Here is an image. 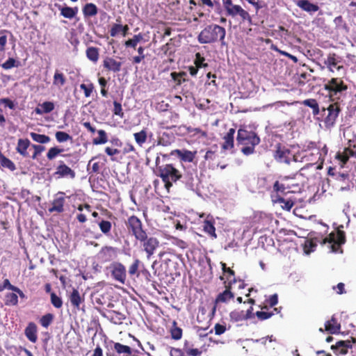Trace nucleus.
<instances>
[{
    "label": "nucleus",
    "mask_w": 356,
    "mask_h": 356,
    "mask_svg": "<svg viewBox=\"0 0 356 356\" xmlns=\"http://www.w3.org/2000/svg\"><path fill=\"white\" fill-rule=\"evenodd\" d=\"M113 279L122 284H124L127 279L125 266L120 262L114 261L108 267Z\"/></svg>",
    "instance_id": "nucleus-10"
},
{
    "label": "nucleus",
    "mask_w": 356,
    "mask_h": 356,
    "mask_svg": "<svg viewBox=\"0 0 356 356\" xmlns=\"http://www.w3.org/2000/svg\"><path fill=\"white\" fill-rule=\"evenodd\" d=\"M65 193L58 191L55 195L54 198L51 202V207L49 208L48 211L50 213H63L64 209V205L65 204Z\"/></svg>",
    "instance_id": "nucleus-14"
},
{
    "label": "nucleus",
    "mask_w": 356,
    "mask_h": 356,
    "mask_svg": "<svg viewBox=\"0 0 356 356\" xmlns=\"http://www.w3.org/2000/svg\"><path fill=\"white\" fill-rule=\"evenodd\" d=\"M226 30L218 24H211L205 26L197 36L200 44H211L220 42L221 45H225Z\"/></svg>",
    "instance_id": "nucleus-2"
},
{
    "label": "nucleus",
    "mask_w": 356,
    "mask_h": 356,
    "mask_svg": "<svg viewBox=\"0 0 356 356\" xmlns=\"http://www.w3.org/2000/svg\"><path fill=\"white\" fill-rule=\"evenodd\" d=\"M286 189H289V187H286L284 184L280 183L279 181H276L273 184V192L275 193V195H271L272 199H277L278 195H284L287 193L289 191H286Z\"/></svg>",
    "instance_id": "nucleus-31"
},
{
    "label": "nucleus",
    "mask_w": 356,
    "mask_h": 356,
    "mask_svg": "<svg viewBox=\"0 0 356 356\" xmlns=\"http://www.w3.org/2000/svg\"><path fill=\"white\" fill-rule=\"evenodd\" d=\"M55 137L58 143H64L72 140V137L70 134L60 131L56 132Z\"/></svg>",
    "instance_id": "nucleus-50"
},
{
    "label": "nucleus",
    "mask_w": 356,
    "mask_h": 356,
    "mask_svg": "<svg viewBox=\"0 0 356 356\" xmlns=\"http://www.w3.org/2000/svg\"><path fill=\"white\" fill-rule=\"evenodd\" d=\"M275 312L276 313L280 312L277 308H273L272 311H257L255 313V316L259 320L264 321L272 317L275 314Z\"/></svg>",
    "instance_id": "nucleus-39"
},
{
    "label": "nucleus",
    "mask_w": 356,
    "mask_h": 356,
    "mask_svg": "<svg viewBox=\"0 0 356 356\" xmlns=\"http://www.w3.org/2000/svg\"><path fill=\"white\" fill-rule=\"evenodd\" d=\"M70 300L72 306L79 309L81 303L83 301V298L81 297L77 289H73L72 292L70 296Z\"/></svg>",
    "instance_id": "nucleus-33"
},
{
    "label": "nucleus",
    "mask_w": 356,
    "mask_h": 356,
    "mask_svg": "<svg viewBox=\"0 0 356 356\" xmlns=\"http://www.w3.org/2000/svg\"><path fill=\"white\" fill-rule=\"evenodd\" d=\"M31 143L29 139H19L17 141V145L16 150L22 156L26 157L29 156V153L27 152V149L30 146Z\"/></svg>",
    "instance_id": "nucleus-30"
},
{
    "label": "nucleus",
    "mask_w": 356,
    "mask_h": 356,
    "mask_svg": "<svg viewBox=\"0 0 356 356\" xmlns=\"http://www.w3.org/2000/svg\"><path fill=\"white\" fill-rule=\"evenodd\" d=\"M107 318L113 324L121 325L126 319V315L122 312L111 310L108 312Z\"/></svg>",
    "instance_id": "nucleus-27"
},
{
    "label": "nucleus",
    "mask_w": 356,
    "mask_h": 356,
    "mask_svg": "<svg viewBox=\"0 0 356 356\" xmlns=\"http://www.w3.org/2000/svg\"><path fill=\"white\" fill-rule=\"evenodd\" d=\"M10 33L8 30H0V51H3L7 43V36L6 33Z\"/></svg>",
    "instance_id": "nucleus-57"
},
{
    "label": "nucleus",
    "mask_w": 356,
    "mask_h": 356,
    "mask_svg": "<svg viewBox=\"0 0 356 356\" xmlns=\"http://www.w3.org/2000/svg\"><path fill=\"white\" fill-rule=\"evenodd\" d=\"M63 149H60L58 147H51L47 154V158L49 160H53L55 159L58 154H60L61 152H63Z\"/></svg>",
    "instance_id": "nucleus-51"
},
{
    "label": "nucleus",
    "mask_w": 356,
    "mask_h": 356,
    "mask_svg": "<svg viewBox=\"0 0 356 356\" xmlns=\"http://www.w3.org/2000/svg\"><path fill=\"white\" fill-rule=\"evenodd\" d=\"M188 342L184 343V350L186 353L189 356H200L202 351L197 348H188Z\"/></svg>",
    "instance_id": "nucleus-59"
},
{
    "label": "nucleus",
    "mask_w": 356,
    "mask_h": 356,
    "mask_svg": "<svg viewBox=\"0 0 356 356\" xmlns=\"http://www.w3.org/2000/svg\"><path fill=\"white\" fill-rule=\"evenodd\" d=\"M54 175L58 176V178L68 177L71 179H74L76 177V173L71 168L67 166L63 161H59Z\"/></svg>",
    "instance_id": "nucleus-16"
},
{
    "label": "nucleus",
    "mask_w": 356,
    "mask_h": 356,
    "mask_svg": "<svg viewBox=\"0 0 356 356\" xmlns=\"http://www.w3.org/2000/svg\"><path fill=\"white\" fill-rule=\"evenodd\" d=\"M234 293L231 291V286H226L225 290L220 293L215 299V305L218 303H225L229 300L234 298Z\"/></svg>",
    "instance_id": "nucleus-26"
},
{
    "label": "nucleus",
    "mask_w": 356,
    "mask_h": 356,
    "mask_svg": "<svg viewBox=\"0 0 356 356\" xmlns=\"http://www.w3.org/2000/svg\"><path fill=\"white\" fill-rule=\"evenodd\" d=\"M143 238H144L138 239V241L142 243L143 250L145 252L147 258L149 259L159 247L160 243L159 239L156 237H148L147 233Z\"/></svg>",
    "instance_id": "nucleus-11"
},
{
    "label": "nucleus",
    "mask_w": 356,
    "mask_h": 356,
    "mask_svg": "<svg viewBox=\"0 0 356 356\" xmlns=\"http://www.w3.org/2000/svg\"><path fill=\"white\" fill-rule=\"evenodd\" d=\"M103 66L108 71L118 72L121 70L122 63L111 57H106L103 61Z\"/></svg>",
    "instance_id": "nucleus-19"
},
{
    "label": "nucleus",
    "mask_w": 356,
    "mask_h": 356,
    "mask_svg": "<svg viewBox=\"0 0 356 356\" xmlns=\"http://www.w3.org/2000/svg\"><path fill=\"white\" fill-rule=\"evenodd\" d=\"M82 11L85 17H90L97 14L98 8L95 3H88L83 7Z\"/></svg>",
    "instance_id": "nucleus-32"
},
{
    "label": "nucleus",
    "mask_w": 356,
    "mask_h": 356,
    "mask_svg": "<svg viewBox=\"0 0 356 356\" xmlns=\"http://www.w3.org/2000/svg\"><path fill=\"white\" fill-rule=\"evenodd\" d=\"M124 224L129 232L131 233L137 241L144 238L143 236H145L147 232L146 230L144 229L143 222L140 218L132 215L125 220Z\"/></svg>",
    "instance_id": "nucleus-5"
},
{
    "label": "nucleus",
    "mask_w": 356,
    "mask_h": 356,
    "mask_svg": "<svg viewBox=\"0 0 356 356\" xmlns=\"http://www.w3.org/2000/svg\"><path fill=\"white\" fill-rule=\"evenodd\" d=\"M86 56L90 60L96 63L99 56L98 48L94 47H88L86 49Z\"/></svg>",
    "instance_id": "nucleus-42"
},
{
    "label": "nucleus",
    "mask_w": 356,
    "mask_h": 356,
    "mask_svg": "<svg viewBox=\"0 0 356 356\" xmlns=\"http://www.w3.org/2000/svg\"><path fill=\"white\" fill-rule=\"evenodd\" d=\"M275 203L280 204L282 209L290 211L294 205V202L291 199H284L282 196L278 195L277 199H273Z\"/></svg>",
    "instance_id": "nucleus-35"
},
{
    "label": "nucleus",
    "mask_w": 356,
    "mask_h": 356,
    "mask_svg": "<svg viewBox=\"0 0 356 356\" xmlns=\"http://www.w3.org/2000/svg\"><path fill=\"white\" fill-rule=\"evenodd\" d=\"M54 108L55 106L52 102H44L42 104H39L34 111L38 115H43L51 113L54 110Z\"/></svg>",
    "instance_id": "nucleus-28"
},
{
    "label": "nucleus",
    "mask_w": 356,
    "mask_h": 356,
    "mask_svg": "<svg viewBox=\"0 0 356 356\" xmlns=\"http://www.w3.org/2000/svg\"><path fill=\"white\" fill-rule=\"evenodd\" d=\"M121 29L122 24H114L109 31L110 35L111 37H115L118 34H119L121 32Z\"/></svg>",
    "instance_id": "nucleus-64"
},
{
    "label": "nucleus",
    "mask_w": 356,
    "mask_h": 356,
    "mask_svg": "<svg viewBox=\"0 0 356 356\" xmlns=\"http://www.w3.org/2000/svg\"><path fill=\"white\" fill-rule=\"evenodd\" d=\"M226 15L232 17L239 15L243 21H248L250 25L252 24V17L248 12L242 8L239 5L233 4L226 10Z\"/></svg>",
    "instance_id": "nucleus-15"
},
{
    "label": "nucleus",
    "mask_w": 356,
    "mask_h": 356,
    "mask_svg": "<svg viewBox=\"0 0 356 356\" xmlns=\"http://www.w3.org/2000/svg\"><path fill=\"white\" fill-rule=\"evenodd\" d=\"M235 134V129L231 128L229 129L226 135L223 137L224 143L222 145V148L225 150L232 149L234 147V136Z\"/></svg>",
    "instance_id": "nucleus-29"
},
{
    "label": "nucleus",
    "mask_w": 356,
    "mask_h": 356,
    "mask_svg": "<svg viewBox=\"0 0 356 356\" xmlns=\"http://www.w3.org/2000/svg\"><path fill=\"white\" fill-rule=\"evenodd\" d=\"M51 302L54 307L60 309L63 306V300L61 298L58 296L55 293H51Z\"/></svg>",
    "instance_id": "nucleus-54"
},
{
    "label": "nucleus",
    "mask_w": 356,
    "mask_h": 356,
    "mask_svg": "<svg viewBox=\"0 0 356 356\" xmlns=\"http://www.w3.org/2000/svg\"><path fill=\"white\" fill-rule=\"evenodd\" d=\"M80 88L83 90L85 97H89L94 90V86L92 83H90L88 85L85 83H81L80 85Z\"/></svg>",
    "instance_id": "nucleus-58"
},
{
    "label": "nucleus",
    "mask_w": 356,
    "mask_h": 356,
    "mask_svg": "<svg viewBox=\"0 0 356 356\" xmlns=\"http://www.w3.org/2000/svg\"><path fill=\"white\" fill-rule=\"evenodd\" d=\"M38 327L35 323L30 322L28 323L24 330V334L26 338L32 343H35L38 340Z\"/></svg>",
    "instance_id": "nucleus-20"
},
{
    "label": "nucleus",
    "mask_w": 356,
    "mask_h": 356,
    "mask_svg": "<svg viewBox=\"0 0 356 356\" xmlns=\"http://www.w3.org/2000/svg\"><path fill=\"white\" fill-rule=\"evenodd\" d=\"M111 350L106 353V356H134V350L129 346L120 342L111 341Z\"/></svg>",
    "instance_id": "nucleus-9"
},
{
    "label": "nucleus",
    "mask_w": 356,
    "mask_h": 356,
    "mask_svg": "<svg viewBox=\"0 0 356 356\" xmlns=\"http://www.w3.org/2000/svg\"><path fill=\"white\" fill-rule=\"evenodd\" d=\"M332 103L327 108H323L322 111H327V115L325 118L324 122L326 127H332L336 122L337 118L341 112L340 104L343 102L330 101Z\"/></svg>",
    "instance_id": "nucleus-8"
},
{
    "label": "nucleus",
    "mask_w": 356,
    "mask_h": 356,
    "mask_svg": "<svg viewBox=\"0 0 356 356\" xmlns=\"http://www.w3.org/2000/svg\"><path fill=\"white\" fill-rule=\"evenodd\" d=\"M186 75L187 74L185 72H173L170 74L172 79L176 82V84L178 86L181 85L183 82L186 81L185 77L186 76Z\"/></svg>",
    "instance_id": "nucleus-48"
},
{
    "label": "nucleus",
    "mask_w": 356,
    "mask_h": 356,
    "mask_svg": "<svg viewBox=\"0 0 356 356\" xmlns=\"http://www.w3.org/2000/svg\"><path fill=\"white\" fill-rule=\"evenodd\" d=\"M30 136L33 140L40 144H45L50 141L49 136L44 134H40L35 132H31Z\"/></svg>",
    "instance_id": "nucleus-44"
},
{
    "label": "nucleus",
    "mask_w": 356,
    "mask_h": 356,
    "mask_svg": "<svg viewBox=\"0 0 356 356\" xmlns=\"http://www.w3.org/2000/svg\"><path fill=\"white\" fill-rule=\"evenodd\" d=\"M346 242V236L343 231L338 230L337 233L332 232L323 240V243L330 244L331 252H337L341 249V245Z\"/></svg>",
    "instance_id": "nucleus-6"
},
{
    "label": "nucleus",
    "mask_w": 356,
    "mask_h": 356,
    "mask_svg": "<svg viewBox=\"0 0 356 356\" xmlns=\"http://www.w3.org/2000/svg\"><path fill=\"white\" fill-rule=\"evenodd\" d=\"M302 104L312 109V114L316 116L320 113L319 105L315 99H307L302 102Z\"/></svg>",
    "instance_id": "nucleus-34"
},
{
    "label": "nucleus",
    "mask_w": 356,
    "mask_h": 356,
    "mask_svg": "<svg viewBox=\"0 0 356 356\" xmlns=\"http://www.w3.org/2000/svg\"><path fill=\"white\" fill-rule=\"evenodd\" d=\"M54 316L53 314L48 313L43 315L39 321L40 324L44 328H47L53 322Z\"/></svg>",
    "instance_id": "nucleus-45"
},
{
    "label": "nucleus",
    "mask_w": 356,
    "mask_h": 356,
    "mask_svg": "<svg viewBox=\"0 0 356 356\" xmlns=\"http://www.w3.org/2000/svg\"><path fill=\"white\" fill-rule=\"evenodd\" d=\"M203 230L207 233L213 238H217L216 234V228L214 227V222L209 220H205L203 224Z\"/></svg>",
    "instance_id": "nucleus-36"
},
{
    "label": "nucleus",
    "mask_w": 356,
    "mask_h": 356,
    "mask_svg": "<svg viewBox=\"0 0 356 356\" xmlns=\"http://www.w3.org/2000/svg\"><path fill=\"white\" fill-rule=\"evenodd\" d=\"M315 152H310L308 153H304L302 154L300 156L301 157V159L299 160V161H305L307 162V163L301 168L300 170H303L305 168H309V166H313L314 164L317 163L318 159H320L321 154L319 152V154H314Z\"/></svg>",
    "instance_id": "nucleus-18"
},
{
    "label": "nucleus",
    "mask_w": 356,
    "mask_h": 356,
    "mask_svg": "<svg viewBox=\"0 0 356 356\" xmlns=\"http://www.w3.org/2000/svg\"><path fill=\"white\" fill-rule=\"evenodd\" d=\"M55 6L60 11V15L67 19L74 18L78 13L77 7L72 8L67 6H63L56 3L55 4Z\"/></svg>",
    "instance_id": "nucleus-23"
},
{
    "label": "nucleus",
    "mask_w": 356,
    "mask_h": 356,
    "mask_svg": "<svg viewBox=\"0 0 356 356\" xmlns=\"http://www.w3.org/2000/svg\"><path fill=\"white\" fill-rule=\"evenodd\" d=\"M350 156L356 157V151L348 147L344 148L342 152H337L336 158L341 162L342 165H345Z\"/></svg>",
    "instance_id": "nucleus-25"
},
{
    "label": "nucleus",
    "mask_w": 356,
    "mask_h": 356,
    "mask_svg": "<svg viewBox=\"0 0 356 356\" xmlns=\"http://www.w3.org/2000/svg\"><path fill=\"white\" fill-rule=\"evenodd\" d=\"M19 62L16 61L13 58H9L6 62H4L1 67L5 70H9L14 67H18Z\"/></svg>",
    "instance_id": "nucleus-55"
},
{
    "label": "nucleus",
    "mask_w": 356,
    "mask_h": 356,
    "mask_svg": "<svg viewBox=\"0 0 356 356\" xmlns=\"http://www.w3.org/2000/svg\"><path fill=\"white\" fill-rule=\"evenodd\" d=\"M113 113L114 115L120 116V118H122L124 116V113L122 111V108L120 103L116 101L113 102Z\"/></svg>",
    "instance_id": "nucleus-60"
},
{
    "label": "nucleus",
    "mask_w": 356,
    "mask_h": 356,
    "mask_svg": "<svg viewBox=\"0 0 356 356\" xmlns=\"http://www.w3.org/2000/svg\"><path fill=\"white\" fill-rule=\"evenodd\" d=\"M204 61L205 58L201 55L200 52L195 54L194 63L197 66V67L201 68L208 67V64L207 63H204Z\"/></svg>",
    "instance_id": "nucleus-52"
},
{
    "label": "nucleus",
    "mask_w": 356,
    "mask_h": 356,
    "mask_svg": "<svg viewBox=\"0 0 356 356\" xmlns=\"http://www.w3.org/2000/svg\"><path fill=\"white\" fill-rule=\"evenodd\" d=\"M134 137L137 144L142 146L147 140V131L145 129H143L139 132L134 134Z\"/></svg>",
    "instance_id": "nucleus-47"
},
{
    "label": "nucleus",
    "mask_w": 356,
    "mask_h": 356,
    "mask_svg": "<svg viewBox=\"0 0 356 356\" xmlns=\"http://www.w3.org/2000/svg\"><path fill=\"white\" fill-rule=\"evenodd\" d=\"M98 225L101 232L104 235L108 236L110 234L112 228V224L110 221L102 220L98 223Z\"/></svg>",
    "instance_id": "nucleus-46"
},
{
    "label": "nucleus",
    "mask_w": 356,
    "mask_h": 356,
    "mask_svg": "<svg viewBox=\"0 0 356 356\" xmlns=\"http://www.w3.org/2000/svg\"><path fill=\"white\" fill-rule=\"evenodd\" d=\"M170 332L172 339L175 340H179L182 337V329L177 327V323L175 321L172 322V325L170 328Z\"/></svg>",
    "instance_id": "nucleus-41"
},
{
    "label": "nucleus",
    "mask_w": 356,
    "mask_h": 356,
    "mask_svg": "<svg viewBox=\"0 0 356 356\" xmlns=\"http://www.w3.org/2000/svg\"><path fill=\"white\" fill-rule=\"evenodd\" d=\"M325 331L330 334H337L341 331V323L338 321L335 315L325 323Z\"/></svg>",
    "instance_id": "nucleus-17"
},
{
    "label": "nucleus",
    "mask_w": 356,
    "mask_h": 356,
    "mask_svg": "<svg viewBox=\"0 0 356 356\" xmlns=\"http://www.w3.org/2000/svg\"><path fill=\"white\" fill-rule=\"evenodd\" d=\"M99 134L98 138H95L92 140L94 145H102L105 144L108 141V137L104 130L100 129L97 131Z\"/></svg>",
    "instance_id": "nucleus-49"
},
{
    "label": "nucleus",
    "mask_w": 356,
    "mask_h": 356,
    "mask_svg": "<svg viewBox=\"0 0 356 356\" xmlns=\"http://www.w3.org/2000/svg\"><path fill=\"white\" fill-rule=\"evenodd\" d=\"M140 263V261L138 259L134 260L129 268V273L130 275H134L138 273Z\"/></svg>",
    "instance_id": "nucleus-61"
},
{
    "label": "nucleus",
    "mask_w": 356,
    "mask_h": 356,
    "mask_svg": "<svg viewBox=\"0 0 356 356\" xmlns=\"http://www.w3.org/2000/svg\"><path fill=\"white\" fill-rule=\"evenodd\" d=\"M5 305L7 306H15L18 304V296L15 293H8L5 295Z\"/></svg>",
    "instance_id": "nucleus-43"
},
{
    "label": "nucleus",
    "mask_w": 356,
    "mask_h": 356,
    "mask_svg": "<svg viewBox=\"0 0 356 356\" xmlns=\"http://www.w3.org/2000/svg\"><path fill=\"white\" fill-rule=\"evenodd\" d=\"M229 317L232 321L239 322L245 320H248V318L245 314V311L235 309L230 312Z\"/></svg>",
    "instance_id": "nucleus-37"
},
{
    "label": "nucleus",
    "mask_w": 356,
    "mask_h": 356,
    "mask_svg": "<svg viewBox=\"0 0 356 356\" xmlns=\"http://www.w3.org/2000/svg\"><path fill=\"white\" fill-rule=\"evenodd\" d=\"M317 244L314 240H307L305 243L304 246V251L306 254H309L312 252H314L315 250V248L316 247Z\"/></svg>",
    "instance_id": "nucleus-53"
},
{
    "label": "nucleus",
    "mask_w": 356,
    "mask_h": 356,
    "mask_svg": "<svg viewBox=\"0 0 356 356\" xmlns=\"http://www.w3.org/2000/svg\"><path fill=\"white\" fill-rule=\"evenodd\" d=\"M275 159L280 163L289 164L291 161H299L298 156L293 154L290 149L284 146L278 144L274 154Z\"/></svg>",
    "instance_id": "nucleus-7"
},
{
    "label": "nucleus",
    "mask_w": 356,
    "mask_h": 356,
    "mask_svg": "<svg viewBox=\"0 0 356 356\" xmlns=\"http://www.w3.org/2000/svg\"><path fill=\"white\" fill-rule=\"evenodd\" d=\"M324 64L330 72H334V70L340 71L344 70L343 65L341 64V60L335 53H330L327 55Z\"/></svg>",
    "instance_id": "nucleus-13"
},
{
    "label": "nucleus",
    "mask_w": 356,
    "mask_h": 356,
    "mask_svg": "<svg viewBox=\"0 0 356 356\" xmlns=\"http://www.w3.org/2000/svg\"><path fill=\"white\" fill-rule=\"evenodd\" d=\"M118 249L110 245L103 246L97 254L98 260L103 264L110 262L118 257Z\"/></svg>",
    "instance_id": "nucleus-12"
},
{
    "label": "nucleus",
    "mask_w": 356,
    "mask_h": 356,
    "mask_svg": "<svg viewBox=\"0 0 356 356\" xmlns=\"http://www.w3.org/2000/svg\"><path fill=\"white\" fill-rule=\"evenodd\" d=\"M34 149V152L32 155V159H35L45 149V147L40 145H32Z\"/></svg>",
    "instance_id": "nucleus-62"
},
{
    "label": "nucleus",
    "mask_w": 356,
    "mask_h": 356,
    "mask_svg": "<svg viewBox=\"0 0 356 356\" xmlns=\"http://www.w3.org/2000/svg\"><path fill=\"white\" fill-rule=\"evenodd\" d=\"M0 163L3 168H8L10 171L16 169L15 163L8 158L6 157L0 151Z\"/></svg>",
    "instance_id": "nucleus-40"
},
{
    "label": "nucleus",
    "mask_w": 356,
    "mask_h": 356,
    "mask_svg": "<svg viewBox=\"0 0 356 356\" xmlns=\"http://www.w3.org/2000/svg\"><path fill=\"white\" fill-rule=\"evenodd\" d=\"M236 141L238 145L243 146L241 152L248 156L254 153V148L260 143L261 140L255 132L240 128L237 131Z\"/></svg>",
    "instance_id": "nucleus-3"
},
{
    "label": "nucleus",
    "mask_w": 356,
    "mask_h": 356,
    "mask_svg": "<svg viewBox=\"0 0 356 356\" xmlns=\"http://www.w3.org/2000/svg\"><path fill=\"white\" fill-rule=\"evenodd\" d=\"M200 5L203 6H207L209 8H213L215 5L220 6V3L218 0H200Z\"/></svg>",
    "instance_id": "nucleus-63"
},
{
    "label": "nucleus",
    "mask_w": 356,
    "mask_h": 356,
    "mask_svg": "<svg viewBox=\"0 0 356 356\" xmlns=\"http://www.w3.org/2000/svg\"><path fill=\"white\" fill-rule=\"evenodd\" d=\"M188 134H191L192 136L200 134L203 137L207 136L206 131L202 130L200 128H193L191 127H185Z\"/></svg>",
    "instance_id": "nucleus-56"
},
{
    "label": "nucleus",
    "mask_w": 356,
    "mask_h": 356,
    "mask_svg": "<svg viewBox=\"0 0 356 356\" xmlns=\"http://www.w3.org/2000/svg\"><path fill=\"white\" fill-rule=\"evenodd\" d=\"M156 175L160 177L164 183L165 188L169 191L172 184L182 177L181 172L172 164H165L157 167Z\"/></svg>",
    "instance_id": "nucleus-4"
},
{
    "label": "nucleus",
    "mask_w": 356,
    "mask_h": 356,
    "mask_svg": "<svg viewBox=\"0 0 356 356\" xmlns=\"http://www.w3.org/2000/svg\"><path fill=\"white\" fill-rule=\"evenodd\" d=\"M323 89L327 92L330 101L343 102L347 96L348 86L342 78L332 77L325 81Z\"/></svg>",
    "instance_id": "nucleus-1"
},
{
    "label": "nucleus",
    "mask_w": 356,
    "mask_h": 356,
    "mask_svg": "<svg viewBox=\"0 0 356 356\" xmlns=\"http://www.w3.org/2000/svg\"><path fill=\"white\" fill-rule=\"evenodd\" d=\"M65 83L66 77L64 74L56 70L53 77V84L56 86L61 87Z\"/></svg>",
    "instance_id": "nucleus-38"
},
{
    "label": "nucleus",
    "mask_w": 356,
    "mask_h": 356,
    "mask_svg": "<svg viewBox=\"0 0 356 356\" xmlns=\"http://www.w3.org/2000/svg\"><path fill=\"white\" fill-rule=\"evenodd\" d=\"M175 153L178 158L184 162L191 163L194 161L197 151L191 152L188 149H176Z\"/></svg>",
    "instance_id": "nucleus-21"
},
{
    "label": "nucleus",
    "mask_w": 356,
    "mask_h": 356,
    "mask_svg": "<svg viewBox=\"0 0 356 356\" xmlns=\"http://www.w3.org/2000/svg\"><path fill=\"white\" fill-rule=\"evenodd\" d=\"M296 5L302 10L310 14L316 13L319 10L318 5L311 3L309 0H298L296 2Z\"/></svg>",
    "instance_id": "nucleus-24"
},
{
    "label": "nucleus",
    "mask_w": 356,
    "mask_h": 356,
    "mask_svg": "<svg viewBox=\"0 0 356 356\" xmlns=\"http://www.w3.org/2000/svg\"><path fill=\"white\" fill-rule=\"evenodd\" d=\"M320 147L318 146L317 143L314 141H305L302 144L301 150L297 154L298 157L304 153H308L310 152H315L316 154H319Z\"/></svg>",
    "instance_id": "nucleus-22"
}]
</instances>
